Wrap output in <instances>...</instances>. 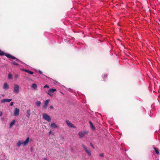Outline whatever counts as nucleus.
Returning <instances> with one entry per match:
<instances>
[{
	"mask_svg": "<svg viewBox=\"0 0 160 160\" xmlns=\"http://www.w3.org/2000/svg\"><path fill=\"white\" fill-rule=\"evenodd\" d=\"M83 132L84 133V134H88V132L87 130H85Z\"/></svg>",
	"mask_w": 160,
	"mask_h": 160,
	"instance_id": "nucleus-25",
	"label": "nucleus"
},
{
	"mask_svg": "<svg viewBox=\"0 0 160 160\" xmlns=\"http://www.w3.org/2000/svg\"><path fill=\"white\" fill-rule=\"evenodd\" d=\"M30 112L31 110L30 109H28L27 111V115H26V117L28 118L30 116Z\"/></svg>",
	"mask_w": 160,
	"mask_h": 160,
	"instance_id": "nucleus-12",
	"label": "nucleus"
},
{
	"mask_svg": "<svg viewBox=\"0 0 160 160\" xmlns=\"http://www.w3.org/2000/svg\"><path fill=\"white\" fill-rule=\"evenodd\" d=\"M0 55L1 56L4 55L8 58H11L13 59H16L18 61L21 62L19 60L16 58L15 57L11 55L10 54L5 53L4 52L2 51H0Z\"/></svg>",
	"mask_w": 160,
	"mask_h": 160,
	"instance_id": "nucleus-1",
	"label": "nucleus"
},
{
	"mask_svg": "<svg viewBox=\"0 0 160 160\" xmlns=\"http://www.w3.org/2000/svg\"><path fill=\"white\" fill-rule=\"evenodd\" d=\"M2 112L0 111V116H2Z\"/></svg>",
	"mask_w": 160,
	"mask_h": 160,
	"instance_id": "nucleus-33",
	"label": "nucleus"
},
{
	"mask_svg": "<svg viewBox=\"0 0 160 160\" xmlns=\"http://www.w3.org/2000/svg\"><path fill=\"white\" fill-rule=\"evenodd\" d=\"M99 156L100 157H103L104 156V153H102L100 154H99Z\"/></svg>",
	"mask_w": 160,
	"mask_h": 160,
	"instance_id": "nucleus-26",
	"label": "nucleus"
},
{
	"mask_svg": "<svg viewBox=\"0 0 160 160\" xmlns=\"http://www.w3.org/2000/svg\"><path fill=\"white\" fill-rule=\"evenodd\" d=\"M159 160L158 159V160Z\"/></svg>",
	"mask_w": 160,
	"mask_h": 160,
	"instance_id": "nucleus-38",
	"label": "nucleus"
},
{
	"mask_svg": "<svg viewBox=\"0 0 160 160\" xmlns=\"http://www.w3.org/2000/svg\"><path fill=\"white\" fill-rule=\"evenodd\" d=\"M44 88H49V86L48 85H45L44 87Z\"/></svg>",
	"mask_w": 160,
	"mask_h": 160,
	"instance_id": "nucleus-29",
	"label": "nucleus"
},
{
	"mask_svg": "<svg viewBox=\"0 0 160 160\" xmlns=\"http://www.w3.org/2000/svg\"><path fill=\"white\" fill-rule=\"evenodd\" d=\"M51 127L52 128H56L58 127V126L54 123H52Z\"/></svg>",
	"mask_w": 160,
	"mask_h": 160,
	"instance_id": "nucleus-10",
	"label": "nucleus"
},
{
	"mask_svg": "<svg viewBox=\"0 0 160 160\" xmlns=\"http://www.w3.org/2000/svg\"><path fill=\"white\" fill-rule=\"evenodd\" d=\"M66 123L68 125V126L70 128H75L76 127L72 124L68 120H67L66 121Z\"/></svg>",
	"mask_w": 160,
	"mask_h": 160,
	"instance_id": "nucleus-5",
	"label": "nucleus"
},
{
	"mask_svg": "<svg viewBox=\"0 0 160 160\" xmlns=\"http://www.w3.org/2000/svg\"><path fill=\"white\" fill-rule=\"evenodd\" d=\"M43 118L46 121L48 122H50L51 121V118L50 116L48 114L44 113L42 114Z\"/></svg>",
	"mask_w": 160,
	"mask_h": 160,
	"instance_id": "nucleus-3",
	"label": "nucleus"
},
{
	"mask_svg": "<svg viewBox=\"0 0 160 160\" xmlns=\"http://www.w3.org/2000/svg\"><path fill=\"white\" fill-rule=\"evenodd\" d=\"M85 151L88 154V155L89 156H91V151L89 149H87Z\"/></svg>",
	"mask_w": 160,
	"mask_h": 160,
	"instance_id": "nucleus-14",
	"label": "nucleus"
},
{
	"mask_svg": "<svg viewBox=\"0 0 160 160\" xmlns=\"http://www.w3.org/2000/svg\"><path fill=\"white\" fill-rule=\"evenodd\" d=\"M32 87L34 89H36L37 87V85L35 83H33L32 85Z\"/></svg>",
	"mask_w": 160,
	"mask_h": 160,
	"instance_id": "nucleus-18",
	"label": "nucleus"
},
{
	"mask_svg": "<svg viewBox=\"0 0 160 160\" xmlns=\"http://www.w3.org/2000/svg\"><path fill=\"white\" fill-rule=\"evenodd\" d=\"M13 104V102H11L10 103V106H12Z\"/></svg>",
	"mask_w": 160,
	"mask_h": 160,
	"instance_id": "nucleus-30",
	"label": "nucleus"
},
{
	"mask_svg": "<svg viewBox=\"0 0 160 160\" xmlns=\"http://www.w3.org/2000/svg\"><path fill=\"white\" fill-rule=\"evenodd\" d=\"M19 110L18 109L16 108L14 112V115L15 116H18L19 115Z\"/></svg>",
	"mask_w": 160,
	"mask_h": 160,
	"instance_id": "nucleus-6",
	"label": "nucleus"
},
{
	"mask_svg": "<svg viewBox=\"0 0 160 160\" xmlns=\"http://www.w3.org/2000/svg\"><path fill=\"white\" fill-rule=\"evenodd\" d=\"M0 51H1V50H0Z\"/></svg>",
	"mask_w": 160,
	"mask_h": 160,
	"instance_id": "nucleus-36",
	"label": "nucleus"
},
{
	"mask_svg": "<svg viewBox=\"0 0 160 160\" xmlns=\"http://www.w3.org/2000/svg\"><path fill=\"white\" fill-rule=\"evenodd\" d=\"M82 147L83 148V149L85 150L86 149H87V146L85 145H84V144H82Z\"/></svg>",
	"mask_w": 160,
	"mask_h": 160,
	"instance_id": "nucleus-24",
	"label": "nucleus"
},
{
	"mask_svg": "<svg viewBox=\"0 0 160 160\" xmlns=\"http://www.w3.org/2000/svg\"><path fill=\"white\" fill-rule=\"evenodd\" d=\"M154 149L155 150V152L157 154H159V152L158 150L156 148H154Z\"/></svg>",
	"mask_w": 160,
	"mask_h": 160,
	"instance_id": "nucleus-21",
	"label": "nucleus"
},
{
	"mask_svg": "<svg viewBox=\"0 0 160 160\" xmlns=\"http://www.w3.org/2000/svg\"><path fill=\"white\" fill-rule=\"evenodd\" d=\"M107 75H105V74L103 75L102 76V78L103 79V80H104L105 78H107Z\"/></svg>",
	"mask_w": 160,
	"mask_h": 160,
	"instance_id": "nucleus-23",
	"label": "nucleus"
},
{
	"mask_svg": "<svg viewBox=\"0 0 160 160\" xmlns=\"http://www.w3.org/2000/svg\"><path fill=\"white\" fill-rule=\"evenodd\" d=\"M29 140V137H28L27 138L26 140L24 142H23L22 141L19 140L17 143V145L18 147H19L20 145L22 144H23L24 146H26L28 144Z\"/></svg>",
	"mask_w": 160,
	"mask_h": 160,
	"instance_id": "nucleus-2",
	"label": "nucleus"
},
{
	"mask_svg": "<svg viewBox=\"0 0 160 160\" xmlns=\"http://www.w3.org/2000/svg\"><path fill=\"white\" fill-rule=\"evenodd\" d=\"M90 145L93 149L94 148V147L93 146V145L91 143H90Z\"/></svg>",
	"mask_w": 160,
	"mask_h": 160,
	"instance_id": "nucleus-28",
	"label": "nucleus"
},
{
	"mask_svg": "<svg viewBox=\"0 0 160 160\" xmlns=\"http://www.w3.org/2000/svg\"><path fill=\"white\" fill-rule=\"evenodd\" d=\"M49 134H51L52 133V131H51L49 132Z\"/></svg>",
	"mask_w": 160,
	"mask_h": 160,
	"instance_id": "nucleus-34",
	"label": "nucleus"
},
{
	"mask_svg": "<svg viewBox=\"0 0 160 160\" xmlns=\"http://www.w3.org/2000/svg\"><path fill=\"white\" fill-rule=\"evenodd\" d=\"M12 100L11 99H4L1 101V103H5V102H9Z\"/></svg>",
	"mask_w": 160,
	"mask_h": 160,
	"instance_id": "nucleus-7",
	"label": "nucleus"
},
{
	"mask_svg": "<svg viewBox=\"0 0 160 160\" xmlns=\"http://www.w3.org/2000/svg\"><path fill=\"white\" fill-rule=\"evenodd\" d=\"M14 86L13 92L17 94L19 92V86L18 85L16 84H15Z\"/></svg>",
	"mask_w": 160,
	"mask_h": 160,
	"instance_id": "nucleus-4",
	"label": "nucleus"
},
{
	"mask_svg": "<svg viewBox=\"0 0 160 160\" xmlns=\"http://www.w3.org/2000/svg\"><path fill=\"white\" fill-rule=\"evenodd\" d=\"M49 95H50V96H52V93H49V92L48 91V92L47 93Z\"/></svg>",
	"mask_w": 160,
	"mask_h": 160,
	"instance_id": "nucleus-27",
	"label": "nucleus"
},
{
	"mask_svg": "<svg viewBox=\"0 0 160 160\" xmlns=\"http://www.w3.org/2000/svg\"><path fill=\"white\" fill-rule=\"evenodd\" d=\"M12 64H13L16 66H19V64L18 63H17V62H15V61L12 62Z\"/></svg>",
	"mask_w": 160,
	"mask_h": 160,
	"instance_id": "nucleus-20",
	"label": "nucleus"
},
{
	"mask_svg": "<svg viewBox=\"0 0 160 160\" xmlns=\"http://www.w3.org/2000/svg\"><path fill=\"white\" fill-rule=\"evenodd\" d=\"M89 123L91 126V127L92 128V130H95V127L93 125L92 123L90 121H89Z\"/></svg>",
	"mask_w": 160,
	"mask_h": 160,
	"instance_id": "nucleus-13",
	"label": "nucleus"
},
{
	"mask_svg": "<svg viewBox=\"0 0 160 160\" xmlns=\"http://www.w3.org/2000/svg\"><path fill=\"white\" fill-rule=\"evenodd\" d=\"M18 77V74H16V75H15V78H16V79H17V78Z\"/></svg>",
	"mask_w": 160,
	"mask_h": 160,
	"instance_id": "nucleus-31",
	"label": "nucleus"
},
{
	"mask_svg": "<svg viewBox=\"0 0 160 160\" xmlns=\"http://www.w3.org/2000/svg\"><path fill=\"white\" fill-rule=\"evenodd\" d=\"M41 104V102L39 101H37L36 102V104L38 107H39Z\"/></svg>",
	"mask_w": 160,
	"mask_h": 160,
	"instance_id": "nucleus-19",
	"label": "nucleus"
},
{
	"mask_svg": "<svg viewBox=\"0 0 160 160\" xmlns=\"http://www.w3.org/2000/svg\"><path fill=\"white\" fill-rule=\"evenodd\" d=\"M8 78L9 79H12V75L10 73H9L8 75Z\"/></svg>",
	"mask_w": 160,
	"mask_h": 160,
	"instance_id": "nucleus-22",
	"label": "nucleus"
},
{
	"mask_svg": "<svg viewBox=\"0 0 160 160\" xmlns=\"http://www.w3.org/2000/svg\"><path fill=\"white\" fill-rule=\"evenodd\" d=\"M15 120H13L12 122L10 124V127L11 128L12 126L15 123Z\"/></svg>",
	"mask_w": 160,
	"mask_h": 160,
	"instance_id": "nucleus-15",
	"label": "nucleus"
},
{
	"mask_svg": "<svg viewBox=\"0 0 160 160\" xmlns=\"http://www.w3.org/2000/svg\"><path fill=\"white\" fill-rule=\"evenodd\" d=\"M23 71L30 74H32L33 73V72L28 70L24 69Z\"/></svg>",
	"mask_w": 160,
	"mask_h": 160,
	"instance_id": "nucleus-17",
	"label": "nucleus"
},
{
	"mask_svg": "<svg viewBox=\"0 0 160 160\" xmlns=\"http://www.w3.org/2000/svg\"><path fill=\"white\" fill-rule=\"evenodd\" d=\"M78 134L80 138H83L85 136L84 133L82 132H79Z\"/></svg>",
	"mask_w": 160,
	"mask_h": 160,
	"instance_id": "nucleus-11",
	"label": "nucleus"
},
{
	"mask_svg": "<svg viewBox=\"0 0 160 160\" xmlns=\"http://www.w3.org/2000/svg\"><path fill=\"white\" fill-rule=\"evenodd\" d=\"M1 98V97H0V98Z\"/></svg>",
	"mask_w": 160,
	"mask_h": 160,
	"instance_id": "nucleus-37",
	"label": "nucleus"
},
{
	"mask_svg": "<svg viewBox=\"0 0 160 160\" xmlns=\"http://www.w3.org/2000/svg\"><path fill=\"white\" fill-rule=\"evenodd\" d=\"M56 91V89L51 88V89H50V90L48 91L49 92V93H52L53 92H54Z\"/></svg>",
	"mask_w": 160,
	"mask_h": 160,
	"instance_id": "nucleus-16",
	"label": "nucleus"
},
{
	"mask_svg": "<svg viewBox=\"0 0 160 160\" xmlns=\"http://www.w3.org/2000/svg\"><path fill=\"white\" fill-rule=\"evenodd\" d=\"M50 108H51V109H52L53 108V107L52 106H50Z\"/></svg>",
	"mask_w": 160,
	"mask_h": 160,
	"instance_id": "nucleus-35",
	"label": "nucleus"
},
{
	"mask_svg": "<svg viewBox=\"0 0 160 160\" xmlns=\"http://www.w3.org/2000/svg\"><path fill=\"white\" fill-rule=\"evenodd\" d=\"M3 88L4 89H7L9 88V86L7 83L5 82L4 83Z\"/></svg>",
	"mask_w": 160,
	"mask_h": 160,
	"instance_id": "nucleus-9",
	"label": "nucleus"
},
{
	"mask_svg": "<svg viewBox=\"0 0 160 160\" xmlns=\"http://www.w3.org/2000/svg\"><path fill=\"white\" fill-rule=\"evenodd\" d=\"M49 101H50V100L49 99L45 101V102L44 103V104L43 106V108H46L47 107V106L48 104V103H49Z\"/></svg>",
	"mask_w": 160,
	"mask_h": 160,
	"instance_id": "nucleus-8",
	"label": "nucleus"
},
{
	"mask_svg": "<svg viewBox=\"0 0 160 160\" xmlns=\"http://www.w3.org/2000/svg\"><path fill=\"white\" fill-rule=\"evenodd\" d=\"M38 72H39V73H40L41 74H42V72L41 71L39 70L38 71Z\"/></svg>",
	"mask_w": 160,
	"mask_h": 160,
	"instance_id": "nucleus-32",
	"label": "nucleus"
}]
</instances>
